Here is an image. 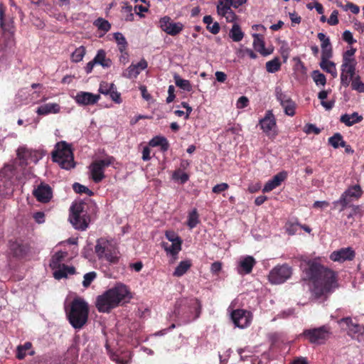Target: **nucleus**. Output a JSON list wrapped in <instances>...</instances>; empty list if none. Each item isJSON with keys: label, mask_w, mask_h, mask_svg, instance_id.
Masks as SVG:
<instances>
[{"label": "nucleus", "mask_w": 364, "mask_h": 364, "mask_svg": "<svg viewBox=\"0 0 364 364\" xmlns=\"http://www.w3.org/2000/svg\"><path fill=\"white\" fill-rule=\"evenodd\" d=\"M304 269L307 279L312 283L311 292L316 299L326 298L337 287L336 274L316 259L306 262Z\"/></svg>", "instance_id": "obj_1"}, {"label": "nucleus", "mask_w": 364, "mask_h": 364, "mask_svg": "<svg viewBox=\"0 0 364 364\" xmlns=\"http://www.w3.org/2000/svg\"><path fill=\"white\" fill-rule=\"evenodd\" d=\"M202 304L197 298H181L176 301L173 314L178 326L185 325L200 317Z\"/></svg>", "instance_id": "obj_2"}, {"label": "nucleus", "mask_w": 364, "mask_h": 364, "mask_svg": "<svg viewBox=\"0 0 364 364\" xmlns=\"http://www.w3.org/2000/svg\"><path fill=\"white\" fill-rule=\"evenodd\" d=\"M129 294L125 285L119 284L105 291L96 299V308L99 312L109 313L124 301Z\"/></svg>", "instance_id": "obj_3"}, {"label": "nucleus", "mask_w": 364, "mask_h": 364, "mask_svg": "<svg viewBox=\"0 0 364 364\" xmlns=\"http://www.w3.org/2000/svg\"><path fill=\"white\" fill-rule=\"evenodd\" d=\"M96 205L92 202L87 203L80 201L73 203L70 207L69 220L75 229L80 231L85 230L90 223L89 210L95 212Z\"/></svg>", "instance_id": "obj_4"}, {"label": "nucleus", "mask_w": 364, "mask_h": 364, "mask_svg": "<svg viewBox=\"0 0 364 364\" xmlns=\"http://www.w3.org/2000/svg\"><path fill=\"white\" fill-rule=\"evenodd\" d=\"M65 312L69 323L75 329H81L87 322L89 306L81 298H75L65 308Z\"/></svg>", "instance_id": "obj_5"}, {"label": "nucleus", "mask_w": 364, "mask_h": 364, "mask_svg": "<svg viewBox=\"0 0 364 364\" xmlns=\"http://www.w3.org/2000/svg\"><path fill=\"white\" fill-rule=\"evenodd\" d=\"M95 252L100 259H105L111 264H117L119 262V252L117 247L105 238L97 240Z\"/></svg>", "instance_id": "obj_6"}, {"label": "nucleus", "mask_w": 364, "mask_h": 364, "mask_svg": "<svg viewBox=\"0 0 364 364\" xmlns=\"http://www.w3.org/2000/svg\"><path fill=\"white\" fill-rule=\"evenodd\" d=\"M331 334L330 327L323 325L318 328L304 329L299 336L311 344L320 346L328 340Z\"/></svg>", "instance_id": "obj_7"}, {"label": "nucleus", "mask_w": 364, "mask_h": 364, "mask_svg": "<svg viewBox=\"0 0 364 364\" xmlns=\"http://www.w3.org/2000/svg\"><path fill=\"white\" fill-rule=\"evenodd\" d=\"M292 274V268L288 264H277L269 273L268 279L271 284H281L289 279Z\"/></svg>", "instance_id": "obj_8"}, {"label": "nucleus", "mask_w": 364, "mask_h": 364, "mask_svg": "<svg viewBox=\"0 0 364 364\" xmlns=\"http://www.w3.org/2000/svg\"><path fill=\"white\" fill-rule=\"evenodd\" d=\"M159 26L164 32L172 36L180 33L184 28L182 23L174 22L168 16H165L159 19Z\"/></svg>", "instance_id": "obj_9"}, {"label": "nucleus", "mask_w": 364, "mask_h": 364, "mask_svg": "<svg viewBox=\"0 0 364 364\" xmlns=\"http://www.w3.org/2000/svg\"><path fill=\"white\" fill-rule=\"evenodd\" d=\"M112 164V161H93L89 166L90 178L95 183L101 182L105 178V168Z\"/></svg>", "instance_id": "obj_10"}, {"label": "nucleus", "mask_w": 364, "mask_h": 364, "mask_svg": "<svg viewBox=\"0 0 364 364\" xmlns=\"http://www.w3.org/2000/svg\"><path fill=\"white\" fill-rule=\"evenodd\" d=\"M357 62L353 60H345L342 63L341 70V83L344 87H348L350 81L355 77V66Z\"/></svg>", "instance_id": "obj_11"}, {"label": "nucleus", "mask_w": 364, "mask_h": 364, "mask_svg": "<svg viewBox=\"0 0 364 364\" xmlns=\"http://www.w3.org/2000/svg\"><path fill=\"white\" fill-rule=\"evenodd\" d=\"M53 159H74L71 145L65 141L57 143L51 153Z\"/></svg>", "instance_id": "obj_12"}, {"label": "nucleus", "mask_w": 364, "mask_h": 364, "mask_svg": "<svg viewBox=\"0 0 364 364\" xmlns=\"http://www.w3.org/2000/svg\"><path fill=\"white\" fill-rule=\"evenodd\" d=\"M231 319L235 326L244 328L250 326L251 323L250 312L244 309H236L231 313Z\"/></svg>", "instance_id": "obj_13"}, {"label": "nucleus", "mask_w": 364, "mask_h": 364, "mask_svg": "<svg viewBox=\"0 0 364 364\" xmlns=\"http://www.w3.org/2000/svg\"><path fill=\"white\" fill-rule=\"evenodd\" d=\"M355 257V252L352 247H343L333 251L330 255L331 260L343 263L346 261H352Z\"/></svg>", "instance_id": "obj_14"}, {"label": "nucleus", "mask_w": 364, "mask_h": 364, "mask_svg": "<svg viewBox=\"0 0 364 364\" xmlns=\"http://www.w3.org/2000/svg\"><path fill=\"white\" fill-rule=\"evenodd\" d=\"M259 125L268 136H274L277 134L276 121L271 111H268L265 117L259 121Z\"/></svg>", "instance_id": "obj_15"}, {"label": "nucleus", "mask_w": 364, "mask_h": 364, "mask_svg": "<svg viewBox=\"0 0 364 364\" xmlns=\"http://www.w3.org/2000/svg\"><path fill=\"white\" fill-rule=\"evenodd\" d=\"M33 194L38 201L44 203L49 202L53 196L50 186L43 183L33 191Z\"/></svg>", "instance_id": "obj_16"}, {"label": "nucleus", "mask_w": 364, "mask_h": 364, "mask_svg": "<svg viewBox=\"0 0 364 364\" xmlns=\"http://www.w3.org/2000/svg\"><path fill=\"white\" fill-rule=\"evenodd\" d=\"M18 159H41L46 156V151L43 149L32 150L25 146H21L17 149Z\"/></svg>", "instance_id": "obj_17"}, {"label": "nucleus", "mask_w": 364, "mask_h": 364, "mask_svg": "<svg viewBox=\"0 0 364 364\" xmlns=\"http://www.w3.org/2000/svg\"><path fill=\"white\" fill-rule=\"evenodd\" d=\"M257 262L252 256L242 257L237 267V273L240 275L249 274L252 272Z\"/></svg>", "instance_id": "obj_18"}, {"label": "nucleus", "mask_w": 364, "mask_h": 364, "mask_svg": "<svg viewBox=\"0 0 364 364\" xmlns=\"http://www.w3.org/2000/svg\"><path fill=\"white\" fill-rule=\"evenodd\" d=\"M100 95H94L88 92H79L75 97V100L80 105H92L100 100Z\"/></svg>", "instance_id": "obj_19"}, {"label": "nucleus", "mask_w": 364, "mask_h": 364, "mask_svg": "<svg viewBox=\"0 0 364 364\" xmlns=\"http://www.w3.org/2000/svg\"><path fill=\"white\" fill-rule=\"evenodd\" d=\"M287 178V173L286 171H281L274 176L272 179L268 181L264 185L262 192L268 193L279 186L281 183Z\"/></svg>", "instance_id": "obj_20"}, {"label": "nucleus", "mask_w": 364, "mask_h": 364, "mask_svg": "<svg viewBox=\"0 0 364 364\" xmlns=\"http://www.w3.org/2000/svg\"><path fill=\"white\" fill-rule=\"evenodd\" d=\"M147 62L144 59H141L136 64H132L124 72L123 75L127 78L136 77L141 70L147 68Z\"/></svg>", "instance_id": "obj_21"}, {"label": "nucleus", "mask_w": 364, "mask_h": 364, "mask_svg": "<svg viewBox=\"0 0 364 364\" xmlns=\"http://www.w3.org/2000/svg\"><path fill=\"white\" fill-rule=\"evenodd\" d=\"M217 11L218 14L225 18L226 21L231 23H236L235 21L237 19L236 14L232 11L230 9V6L227 5L221 4V2L219 1L218 5L217 6Z\"/></svg>", "instance_id": "obj_22"}, {"label": "nucleus", "mask_w": 364, "mask_h": 364, "mask_svg": "<svg viewBox=\"0 0 364 364\" xmlns=\"http://www.w3.org/2000/svg\"><path fill=\"white\" fill-rule=\"evenodd\" d=\"M318 38L321 42V56H324L325 58H331L333 55V50L330 39L323 33H318Z\"/></svg>", "instance_id": "obj_23"}, {"label": "nucleus", "mask_w": 364, "mask_h": 364, "mask_svg": "<svg viewBox=\"0 0 364 364\" xmlns=\"http://www.w3.org/2000/svg\"><path fill=\"white\" fill-rule=\"evenodd\" d=\"M330 58H325L324 56H321V60L319 65L323 70L330 73L333 78H336L338 76L336 64L333 62L330 61Z\"/></svg>", "instance_id": "obj_24"}, {"label": "nucleus", "mask_w": 364, "mask_h": 364, "mask_svg": "<svg viewBox=\"0 0 364 364\" xmlns=\"http://www.w3.org/2000/svg\"><path fill=\"white\" fill-rule=\"evenodd\" d=\"M60 107L57 103H47L40 106L36 112L39 115H46L48 114H57L60 112Z\"/></svg>", "instance_id": "obj_25"}, {"label": "nucleus", "mask_w": 364, "mask_h": 364, "mask_svg": "<svg viewBox=\"0 0 364 364\" xmlns=\"http://www.w3.org/2000/svg\"><path fill=\"white\" fill-rule=\"evenodd\" d=\"M363 117L358 114V112H353L350 114H344L341 115L340 121L347 127H351L363 120Z\"/></svg>", "instance_id": "obj_26"}, {"label": "nucleus", "mask_w": 364, "mask_h": 364, "mask_svg": "<svg viewBox=\"0 0 364 364\" xmlns=\"http://www.w3.org/2000/svg\"><path fill=\"white\" fill-rule=\"evenodd\" d=\"M252 37L254 38L253 47L255 50L259 52L262 55L264 56L271 53L272 51H267L264 48V42L262 36L257 33H254L252 34Z\"/></svg>", "instance_id": "obj_27"}, {"label": "nucleus", "mask_w": 364, "mask_h": 364, "mask_svg": "<svg viewBox=\"0 0 364 364\" xmlns=\"http://www.w3.org/2000/svg\"><path fill=\"white\" fill-rule=\"evenodd\" d=\"M149 146L151 147H160V151L164 152L168 149V143L167 139L161 136H156L154 137L151 140H150L149 143Z\"/></svg>", "instance_id": "obj_28"}, {"label": "nucleus", "mask_w": 364, "mask_h": 364, "mask_svg": "<svg viewBox=\"0 0 364 364\" xmlns=\"http://www.w3.org/2000/svg\"><path fill=\"white\" fill-rule=\"evenodd\" d=\"M192 262L191 259H186L181 261L178 265L176 267L173 275L176 277H181L185 274L187 271L191 267Z\"/></svg>", "instance_id": "obj_29"}, {"label": "nucleus", "mask_w": 364, "mask_h": 364, "mask_svg": "<svg viewBox=\"0 0 364 364\" xmlns=\"http://www.w3.org/2000/svg\"><path fill=\"white\" fill-rule=\"evenodd\" d=\"M75 272V269L73 267H69L63 264L62 267L58 270L55 271L54 277L57 279L67 277L68 274H73Z\"/></svg>", "instance_id": "obj_30"}, {"label": "nucleus", "mask_w": 364, "mask_h": 364, "mask_svg": "<svg viewBox=\"0 0 364 364\" xmlns=\"http://www.w3.org/2000/svg\"><path fill=\"white\" fill-rule=\"evenodd\" d=\"M11 250L13 252L14 257H23L27 253L28 248L26 245L18 242H14L11 245Z\"/></svg>", "instance_id": "obj_31"}, {"label": "nucleus", "mask_w": 364, "mask_h": 364, "mask_svg": "<svg viewBox=\"0 0 364 364\" xmlns=\"http://www.w3.org/2000/svg\"><path fill=\"white\" fill-rule=\"evenodd\" d=\"M229 35L235 42L240 41L244 37V33L242 31L240 26L237 23H233Z\"/></svg>", "instance_id": "obj_32"}, {"label": "nucleus", "mask_w": 364, "mask_h": 364, "mask_svg": "<svg viewBox=\"0 0 364 364\" xmlns=\"http://www.w3.org/2000/svg\"><path fill=\"white\" fill-rule=\"evenodd\" d=\"M344 194L348 196L350 198H355L358 199L361 197L363 194V191L360 185L356 184L348 187L344 192Z\"/></svg>", "instance_id": "obj_33"}, {"label": "nucleus", "mask_w": 364, "mask_h": 364, "mask_svg": "<svg viewBox=\"0 0 364 364\" xmlns=\"http://www.w3.org/2000/svg\"><path fill=\"white\" fill-rule=\"evenodd\" d=\"M203 22L207 24V29L213 34H217L220 31V26L218 22L213 23V18L211 16H205Z\"/></svg>", "instance_id": "obj_34"}, {"label": "nucleus", "mask_w": 364, "mask_h": 364, "mask_svg": "<svg viewBox=\"0 0 364 364\" xmlns=\"http://www.w3.org/2000/svg\"><path fill=\"white\" fill-rule=\"evenodd\" d=\"M200 223L199 214L196 208H194L189 213L187 220V225L190 229H193Z\"/></svg>", "instance_id": "obj_35"}, {"label": "nucleus", "mask_w": 364, "mask_h": 364, "mask_svg": "<svg viewBox=\"0 0 364 364\" xmlns=\"http://www.w3.org/2000/svg\"><path fill=\"white\" fill-rule=\"evenodd\" d=\"M182 241L172 242L171 245L164 244V250L172 256H176L181 250Z\"/></svg>", "instance_id": "obj_36"}, {"label": "nucleus", "mask_w": 364, "mask_h": 364, "mask_svg": "<svg viewBox=\"0 0 364 364\" xmlns=\"http://www.w3.org/2000/svg\"><path fill=\"white\" fill-rule=\"evenodd\" d=\"M96 64H100L104 68H108L111 65V60L107 59L105 57V52L103 50H100L94 58Z\"/></svg>", "instance_id": "obj_37"}, {"label": "nucleus", "mask_w": 364, "mask_h": 364, "mask_svg": "<svg viewBox=\"0 0 364 364\" xmlns=\"http://www.w3.org/2000/svg\"><path fill=\"white\" fill-rule=\"evenodd\" d=\"M328 143L335 149L341 146H346V141L343 139V136L340 133H336L333 136L330 137L328 139Z\"/></svg>", "instance_id": "obj_38"}, {"label": "nucleus", "mask_w": 364, "mask_h": 364, "mask_svg": "<svg viewBox=\"0 0 364 364\" xmlns=\"http://www.w3.org/2000/svg\"><path fill=\"white\" fill-rule=\"evenodd\" d=\"M281 63L279 58H274L273 60L266 63V69L268 73H274L280 69Z\"/></svg>", "instance_id": "obj_39"}, {"label": "nucleus", "mask_w": 364, "mask_h": 364, "mask_svg": "<svg viewBox=\"0 0 364 364\" xmlns=\"http://www.w3.org/2000/svg\"><path fill=\"white\" fill-rule=\"evenodd\" d=\"M113 35L115 41L117 43L119 51L123 53L127 47V42L124 36L119 32L114 33Z\"/></svg>", "instance_id": "obj_40"}, {"label": "nucleus", "mask_w": 364, "mask_h": 364, "mask_svg": "<svg viewBox=\"0 0 364 364\" xmlns=\"http://www.w3.org/2000/svg\"><path fill=\"white\" fill-rule=\"evenodd\" d=\"M86 50L84 46H80L75 50L71 55V60L73 62L78 63L80 62L84 55H85Z\"/></svg>", "instance_id": "obj_41"}, {"label": "nucleus", "mask_w": 364, "mask_h": 364, "mask_svg": "<svg viewBox=\"0 0 364 364\" xmlns=\"http://www.w3.org/2000/svg\"><path fill=\"white\" fill-rule=\"evenodd\" d=\"M32 347L31 342H26L22 346H18L16 350V358L22 360L25 358L26 351L30 350Z\"/></svg>", "instance_id": "obj_42"}, {"label": "nucleus", "mask_w": 364, "mask_h": 364, "mask_svg": "<svg viewBox=\"0 0 364 364\" xmlns=\"http://www.w3.org/2000/svg\"><path fill=\"white\" fill-rule=\"evenodd\" d=\"M66 255V253L65 252H61V251H59L58 252H56L52 257V261H51V264H50V266L54 269V268H57V267H60V262H62V260L64 259V257H65Z\"/></svg>", "instance_id": "obj_43"}, {"label": "nucleus", "mask_w": 364, "mask_h": 364, "mask_svg": "<svg viewBox=\"0 0 364 364\" xmlns=\"http://www.w3.org/2000/svg\"><path fill=\"white\" fill-rule=\"evenodd\" d=\"M176 85L180 88L186 90L191 91L192 89V86L190 82L187 80L181 79L179 76L175 75L174 77Z\"/></svg>", "instance_id": "obj_44"}, {"label": "nucleus", "mask_w": 364, "mask_h": 364, "mask_svg": "<svg viewBox=\"0 0 364 364\" xmlns=\"http://www.w3.org/2000/svg\"><path fill=\"white\" fill-rule=\"evenodd\" d=\"M1 27L4 32H7L11 36H13L14 33V23L12 19H9L8 21L4 20V21L0 23Z\"/></svg>", "instance_id": "obj_45"}, {"label": "nucleus", "mask_w": 364, "mask_h": 364, "mask_svg": "<svg viewBox=\"0 0 364 364\" xmlns=\"http://www.w3.org/2000/svg\"><path fill=\"white\" fill-rule=\"evenodd\" d=\"M275 92L276 97L277 100L280 102L281 105H283L289 102V101H291V97L284 92H283L280 87H276Z\"/></svg>", "instance_id": "obj_46"}, {"label": "nucleus", "mask_w": 364, "mask_h": 364, "mask_svg": "<svg viewBox=\"0 0 364 364\" xmlns=\"http://www.w3.org/2000/svg\"><path fill=\"white\" fill-rule=\"evenodd\" d=\"M73 188L74 191L77 193H86L89 196L94 195L92 191L90 190L87 187L77 182L73 185Z\"/></svg>", "instance_id": "obj_47"}, {"label": "nucleus", "mask_w": 364, "mask_h": 364, "mask_svg": "<svg viewBox=\"0 0 364 364\" xmlns=\"http://www.w3.org/2000/svg\"><path fill=\"white\" fill-rule=\"evenodd\" d=\"M173 178L180 181L182 184L188 181L189 176L186 172L181 171V168L176 170L173 173Z\"/></svg>", "instance_id": "obj_48"}, {"label": "nucleus", "mask_w": 364, "mask_h": 364, "mask_svg": "<svg viewBox=\"0 0 364 364\" xmlns=\"http://www.w3.org/2000/svg\"><path fill=\"white\" fill-rule=\"evenodd\" d=\"M94 24L100 30L103 31L104 32H107L110 28H111V25L110 23L107 21V20H105L103 18H98L97 19Z\"/></svg>", "instance_id": "obj_49"}, {"label": "nucleus", "mask_w": 364, "mask_h": 364, "mask_svg": "<svg viewBox=\"0 0 364 364\" xmlns=\"http://www.w3.org/2000/svg\"><path fill=\"white\" fill-rule=\"evenodd\" d=\"M313 79L316 85H325L326 82V77L323 74L321 73L318 70L313 72Z\"/></svg>", "instance_id": "obj_50"}, {"label": "nucleus", "mask_w": 364, "mask_h": 364, "mask_svg": "<svg viewBox=\"0 0 364 364\" xmlns=\"http://www.w3.org/2000/svg\"><path fill=\"white\" fill-rule=\"evenodd\" d=\"M351 81V87L353 90L359 92H364V83L360 80V77L358 76L355 77Z\"/></svg>", "instance_id": "obj_51"}, {"label": "nucleus", "mask_w": 364, "mask_h": 364, "mask_svg": "<svg viewBox=\"0 0 364 364\" xmlns=\"http://www.w3.org/2000/svg\"><path fill=\"white\" fill-rule=\"evenodd\" d=\"M282 106L284 108V112L286 114H287L289 116L294 115L296 105L292 100L289 101V102H287Z\"/></svg>", "instance_id": "obj_52"}, {"label": "nucleus", "mask_w": 364, "mask_h": 364, "mask_svg": "<svg viewBox=\"0 0 364 364\" xmlns=\"http://www.w3.org/2000/svg\"><path fill=\"white\" fill-rule=\"evenodd\" d=\"M221 4L238 8L240 6L246 3L247 0H220Z\"/></svg>", "instance_id": "obj_53"}, {"label": "nucleus", "mask_w": 364, "mask_h": 364, "mask_svg": "<svg viewBox=\"0 0 364 364\" xmlns=\"http://www.w3.org/2000/svg\"><path fill=\"white\" fill-rule=\"evenodd\" d=\"M96 276H97V274L95 272H90L86 273L84 275V280L82 282L83 287H88L90 285V284L92 283V282L95 279Z\"/></svg>", "instance_id": "obj_54"}, {"label": "nucleus", "mask_w": 364, "mask_h": 364, "mask_svg": "<svg viewBox=\"0 0 364 364\" xmlns=\"http://www.w3.org/2000/svg\"><path fill=\"white\" fill-rule=\"evenodd\" d=\"M113 83H108L107 82H102L100 85L99 92L104 95H108L109 92L114 88Z\"/></svg>", "instance_id": "obj_55"}, {"label": "nucleus", "mask_w": 364, "mask_h": 364, "mask_svg": "<svg viewBox=\"0 0 364 364\" xmlns=\"http://www.w3.org/2000/svg\"><path fill=\"white\" fill-rule=\"evenodd\" d=\"M57 162L61 168L70 170L76 166L75 161H54Z\"/></svg>", "instance_id": "obj_56"}, {"label": "nucleus", "mask_w": 364, "mask_h": 364, "mask_svg": "<svg viewBox=\"0 0 364 364\" xmlns=\"http://www.w3.org/2000/svg\"><path fill=\"white\" fill-rule=\"evenodd\" d=\"M304 132L307 134L312 133L318 134L321 132V129L313 124H306L304 127Z\"/></svg>", "instance_id": "obj_57"}, {"label": "nucleus", "mask_w": 364, "mask_h": 364, "mask_svg": "<svg viewBox=\"0 0 364 364\" xmlns=\"http://www.w3.org/2000/svg\"><path fill=\"white\" fill-rule=\"evenodd\" d=\"M300 223H287L286 225L287 232L289 235H293L296 234L299 228Z\"/></svg>", "instance_id": "obj_58"}, {"label": "nucleus", "mask_w": 364, "mask_h": 364, "mask_svg": "<svg viewBox=\"0 0 364 364\" xmlns=\"http://www.w3.org/2000/svg\"><path fill=\"white\" fill-rule=\"evenodd\" d=\"M239 54L241 57L247 55L252 59H255L257 58V55L254 53V51L247 48L240 49L239 50Z\"/></svg>", "instance_id": "obj_59"}, {"label": "nucleus", "mask_w": 364, "mask_h": 364, "mask_svg": "<svg viewBox=\"0 0 364 364\" xmlns=\"http://www.w3.org/2000/svg\"><path fill=\"white\" fill-rule=\"evenodd\" d=\"M108 95H109L112 100L116 103L119 104L122 102L120 93L117 91L115 86H114V88L109 92Z\"/></svg>", "instance_id": "obj_60"}, {"label": "nucleus", "mask_w": 364, "mask_h": 364, "mask_svg": "<svg viewBox=\"0 0 364 364\" xmlns=\"http://www.w3.org/2000/svg\"><path fill=\"white\" fill-rule=\"evenodd\" d=\"M229 188V186L228 183H221L220 184H217L215 185L213 188V192L214 193H217V194H219L226 190H228Z\"/></svg>", "instance_id": "obj_61"}, {"label": "nucleus", "mask_w": 364, "mask_h": 364, "mask_svg": "<svg viewBox=\"0 0 364 364\" xmlns=\"http://www.w3.org/2000/svg\"><path fill=\"white\" fill-rule=\"evenodd\" d=\"M165 235L166 237L171 242L182 241L181 237L173 231H166Z\"/></svg>", "instance_id": "obj_62"}, {"label": "nucleus", "mask_w": 364, "mask_h": 364, "mask_svg": "<svg viewBox=\"0 0 364 364\" xmlns=\"http://www.w3.org/2000/svg\"><path fill=\"white\" fill-rule=\"evenodd\" d=\"M355 53V49L351 48L350 50H346L343 55V62H345V60H353L356 61L353 55Z\"/></svg>", "instance_id": "obj_63"}, {"label": "nucleus", "mask_w": 364, "mask_h": 364, "mask_svg": "<svg viewBox=\"0 0 364 364\" xmlns=\"http://www.w3.org/2000/svg\"><path fill=\"white\" fill-rule=\"evenodd\" d=\"M338 12L336 10L333 11L331 13L329 18L327 21L328 24H330L331 26L338 24Z\"/></svg>", "instance_id": "obj_64"}]
</instances>
